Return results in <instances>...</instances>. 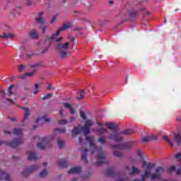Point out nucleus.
<instances>
[{"instance_id":"obj_1","label":"nucleus","mask_w":181,"mask_h":181,"mask_svg":"<svg viewBox=\"0 0 181 181\" xmlns=\"http://www.w3.org/2000/svg\"><path fill=\"white\" fill-rule=\"evenodd\" d=\"M62 40H63L62 37L55 39V42L57 44L54 45V48L57 52H58L60 59H66L67 56H69V52L66 50L69 49V46H70V42H66L64 43H61Z\"/></svg>"},{"instance_id":"obj_2","label":"nucleus","mask_w":181,"mask_h":181,"mask_svg":"<svg viewBox=\"0 0 181 181\" xmlns=\"http://www.w3.org/2000/svg\"><path fill=\"white\" fill-rule=\"evenodd\" d=\"M132 134H134V130L128 129L126 130H123L119 133L116 132L115 134H110L109 139H112L116 142H122V141H124V137L121 136V135H132Z\"/></svg>"},{"instance_id":"obj_3","label":"nucleus","mask_w":181,"mask_h":181,"mask_svg":"<svg viewBox=\"0 0 181 181\" xmlns=\"http://www.w3.org/2000/svg\"><path fill=\"white\" fill-rule=\"evenodd\" d=\"M89 146H93V149L95 151H98V152H100V154H98V159H100L99 161L96 162L95 165L96 166H101V165H104V163H107V160H105V151H103V149L94 146V143L92 141H89Z\"/></svg>"},{"instance_id":"obj_4","label":"nucleus","mask_w":181,"mask_h":181,"mask_svg":"<svg viewBox=\"0 0 181 181\" xmlns=\"http://www.w3.org/2000/svg\"><path fill=\"white\" fill-rule=\"evenodd\" d=\"M4 144L6 146H10L11 148H16L19 145L23 144V140L21 138L13 139L11 142L0 141V146Z\"/></svg>"},{"instance_id":"obj_5","label":"nucleus","mask_w":181,"mask_h":181,"mask_svg":"<svg viewBox=\"0 0 181 181\" xmlns=\"http://www.w3.org/2000/svg\"><path fill=\"white\" fill-rule=\"evenodd\" d=\"M34 139H38L40 141L39 143L37 144V148L43 151L46 148V145H47V137H40L39 136H34Z\"/></svg>"},{"instance_id":"obj_6","label":"nucleus","mask_w":181,"mask_h":181,"mask_svg":"<svg viewBox=\"0 0 181 181\" xmlns=\"http://www.w3.org/2000/svg\"><path fill=\"white\" fill-rule=\"evenodd\" d=\"M163 172H165V168L163 167H158L157 168H156L155 173L151 175V180H156V179H160L161 173H163Z\"/></svg>"},{"instance_id":"obj_7","label":"nucleus","mask_w":181,"mask_h":181,"mask_svg":"<svg viewBox=\"0 0 181 181\" xmlns=\"http://www.w3.org/2000/svg\"><path fill=\"white\" fill-rule=\"evenodd\" d=\"M90 127H93V120H86L83 127H82L83 132L85 136L90 134Z\"/></svg>"},{"instance_id":"obj_8","label":"nucleus","mask_w":181,"mask_h":181,"mask_svg":"<svg viewBox=\"0 0 181 181\" xmlns=\"http://www.w3.org/2000/svg\"><path fill=\"white\" fill-rule=\"evenodd\" d=\"M40 165H31L27 168L22 173L23 176H28L30 173H32V172H35V170H37L38 168H40Z\"/></svg>"},{"instance_id":"obj_9","label":"nucleus","mask_w":181,"mask_h":181,"mask_svg":"<svg viewBox=\"0 0 181 181\" xmlns=\"http://www.w3.org/2000/svg\"><path fill=\"white\" fill-rule=\"evenodd\" d=\"M112 149H128L131 148V143L120 144L117 145L110 144Z\"/></svg>"},{"instance_id":"obj_10","label":"nucleus","mask_w":181,"mask_h":181,"mask_svg":"<svg viewBox=\"0 0 181 181\" xmlns=\"http://www.w3.org/2000/svg\"><path fill=\"white\" fill-rule=\"evenodd\" d=\"M126 169L128 170L129 175H130V176H132V175H139V172H141V170H139V168H136L135 165L132 167V170L131 168H129L128 165L126 167Z\"/></svg>"},{"instance_id":"obj_11","label":"nucleus","mask_w":181,"mask_h":181,"mask_svg":"<svg viewBox=\"0 0 181 181\" xmlns=\"http://www.w3.org/2000/svg\"><path fill=\"white\" fill-rule=\"evenodd\" d=\"M21 11H22L21 6H16L11 12V16H14L15 18L21 16Z\"/></svg>"},{"instance_id":"obj_12","label":"nucleus","mask_w":181,"mask_h":181,"mask_svg":"<svg viewBox=\"0 0 181 181\" xmlns=\"http://www.w3.org/2000/svg\"><path fill=\"white\" fill-rule=\"evenodd\" d=\"M71 28V25L70 23L64 24L62 28H60L55 34H52V36L54 35V39L56 37V36H59L60 35V32H63L66 30V29H69Z\"/></svg>"},{"instance_id":"obj_13","label":"nucleus","mask_w":181,"mask_h":181,"mask_svg":"<svg viewBox=\"0 0 181 181\" xmlns=\"http://www.w3.org/2000/svg\"><path fill=\"white\" fill-rule=\"evenodd\" d=\"M69 175H78L81 173V166L74 167L68 171Z\"/></svg>"},{"instance_id":"obj_14","label":"nucleus","mask_w":181,"mask_h":181,"mask_svg":"<svg viewBox=\"0 0 181 181\" xmlns=\"http://www.w3.org/2000/svg\"><path fill=\"white\" fill-rule=\"evenodd\" d=\"M105 175L109 177H115V168L114 167L107 168L105 170Z\"/></svg>"},{"instance_id":"obj_15","label":"nucleus","mask_w":181,"mask_h":181,"mask_svg":"<svg viewBox=\"0 0 181 181\" xmlns=\"http://www.w3.org/2000/svg\"><path fill=\"white\" fill-rule=\"evenodd\" d=\"M57 165L59 168H67V166H69V163L66 158H62L57 161Z\"/></svg>"},{"instance_id":"obj_16","label":"nucleus","mask_w":181,"mask_h":181,"mask_svg":"<svg viewBox=\"0 0 181 181\" xmlns=\"http://www.w3.org/2000/svg\"><path fill=\"white\" fill-rule=\"evenodd\" d=\"M80 151L83 152V154L81 156V159L85 162V163H88V159H87V152H88V148H81Z\"/></svg>"},{"instance_id":"obj_17","label":"nucleus","mask_w":181,"mask_h":181,"mask_svg":"<svg viewBox=\"0 0 181 181\" xmlns=\"http://www.w3.org/2000/svg\"><path fill=\"white\" fill-rule=\"evenodd\" d=\"M64 107L65 108H66V110H69V111L72 115H74V114H76V112H77V110H76V109H74V107H73V106H71V105H70L67 103H64Z\"/></svg>"},{"instance_id":"obj_18","label":"nucleus","mask_w":181,"mask_h":181,"mask_svg":"<svg viewBox=\"0 0 181 181\" xmlns=\"http://www.w3.org/2000/svg\"><path fill=\"white\" fill-rule=\"evenodd\" d=\"M77 45H78V41L77 40V38L72 37L70 40V47L71 49H77Z\"/></svg>"},{"instance_id":"obj_19","label":"nucleus","mask_w":181,"mask_h":181,"mask_svg":"<svg viewBox=\"0 0 181 181\" xmlns=\"http://www.w3.org/2000/svg\"><path fill=\"white\" fill-rule=\"evenodd\" d=\"M53 40H54V35H51L45 40V45L47 48L52 46V43H53Z\"/></svg>"},{"instance_id":"obj_20","label":"nucleus","mask_w":181,"mask_h":181,"mask_svg":"<svg viewBox=\"0 0 181 181\" xmlns=\"http://www.w3.org/2000/svg\"><path fill=\"white\" fill-rule=\"evenodd\" d=\"M83 132V127H75L72 130V136H77L80 132Z\"/></svg>"},{"instance_id":"obj_21","label":"nucleus","mask_w":181,"mask_h":181,"mask_svg":"<svg viewBox=\"0 0 181 181\" xmlns=\"http://www.w3.org/2000/svg\"><path fill=\"white\" fill-rule=\"evenodd\" d=\"M37 23H40V25H45L46 22L43 19V12H40L38 13V18L36 19Z\"/></svg>"},{"instance_id":"obj_22","label":"nucleus","mask_w":181,"mask_h":181,"mask_svg":"<svg viewBox=\"0 0 181 181\" xmlns=\"http://www.w3.org/2000/svg\"><path fill=\"white\" fill-rule=\"evenodd\" d=\"M1 39H13L15 37V35L12 33H4L3 35H0Z\"/></svg>"},{"instance_id":"obj_23","label":"nucleus","mask_w":181,"mask_h":181,"mask_svg":"<svg viewBox=\"0 0 181 181\" xmlns=\"http://www.w3.org/2000/svg\"><path fill=\"white\" fill-rule=\"evenodd\" d=\"M0 175H1V177H4V180L12 181L11 180V176H9V174L6 173V172L2 170H0Z\"/></svg>"},{"instance_id":"obj_24","label":"nucleus","mask_w":181,"mask_h":181,"mask_svg":"<svg viewBox=\"0 0 181 181\" xmlns=\"http://www.w3.org/2000/svg\"><path fill=\"white\" fill-rule=\"evenodd\" d=\"M29 37H30V39H39V33H37V30H31L29 33Z\"/></svg>"},{"instance_id":"obj_25","label":"nucleus","mask_w":181,"mask_h":181,"mask_svg":"<svg viewBox=\"0 0 181 181\" xmlns=\"http://www.w3.org/2000/svg\"><path fill=\"white\" fill-rule=\"evenodd\" d=\"M173 138H174V141H175V144H177V145L178 146H180V143H181L180 134L179 133H175L174 135H173Z\"/></svg>"},{"instance_id":"obj_26","label":"nucleus","mask_w":181,"mask_h":181,"mask_svg":"<svg viewBox=\"0 0 181 181\" xmlns=\"http://www.w3.org/2000/svg\"><path fill=\"white\" fill-rule=\"evenodd\" d=\"M125 15H128L130 18H139V12L135 11H127Z\"/></svg>"},{"instance_id":"obj_27","label":"nucleus","mask_w":181,"mask_h":181,"mask_svg":"<svg viewBox=\"0 0 181 181\" xmlns=\"http://www.w3.org/2000/svg\"><path fill=\"white\" fill-rule=\"evenodd\" d=\"M28 155L29 160H36L37 159V154L34 151L28 152Z\"/></svg>"},{"instance_id":"obj_28","label":"nucleus","mask_w":181,"mask_h":181,"mask_svg":"<svg viewBox=\"0 0 181 181\" xmlns=\"http://www.w3.org/2000/svg\"><path fill=\"white\" fill-rule=\"evenodd\" d=\"M20 107L22 108V110H24L25 111L24 119H28V118H29V115H30V111L29 110V108L23 107Z\"/></svg>"},{"instance_id":"obj_29","label":"nucleus","mask_w":181,"mask_h":181,"mask_svg":"<svg viewBox=\"0 0 181 181\" xmlns=\"http://www.w3.org/2000/svg\"><path fill=\"white\" fill-rule=\"evenodd\" d=\"M42 119H43V121H45V122H49V121H50V118H49V117H47V115H45L43 117V118L37 119L36 123L38 124V122H40V121H42Z\"/></svg>"},{"instance_id":"obj_30","label":"nucleus","mask_w":181,"mask_h":181,"mask_svg":"<svg viewBox=\"0 0 181 181\" xmlns=\"http://www.w3.org/2000/svg\"><path fill=\"white\" fill-rule=\"evenodd\" d=\"M28 65L21 64L18 66V71H20V73H22L23 71L28 70Z\"/></svg>"},{"instance_id":"obj_31","label":"nucleus","mask_w":181,"mask_h":181,"mask_svg":"<svg viewBox=\"0 0 181 181\" xmlns=\"http://www.w3.org/2000/svg\"><path fill=\"white\" fill-rule=\"evenodd\" d=\"M54 134H65L66 129L57 128L54 130Z\"/></svg>"},{"instance_id":"obj_32","label":"nucleus","mask_w":181,"mask_h":181,"mask_svg":"<svg viewBox=\"0 0 181 181\" xmlns=\"http://www.w3.org/2000/svg\"><path fill=\"white\" fill-rule=\"evenodd\" d=\"M155 166H156L155 163H148L147 166H146V170H148V172H151V170L153 168H155Z\"/></svg>"},{"instance_id":"obj_33","label":"nucleus","mask_w":181,"mask_h":181,"mask_svg":"<svg viewBox=\"0 0 181 181\" xmlns=\"http://www.w3.org/2000/svg\"><path fill=\"white\" fill-rule=\"evenodd\" d=\"M57 145L59 149H62V148L64 146V142L63 141V140H60L59 139H57Z\"/></svg>"},{"instance_id":"obj_34","label":"nucleus","mask_w":181,"mask_h":181,"mask_svg":"<svg viewBox=\"0 0 181 181\" xmlns=\"http://www.w3.org/2000/svg\"><path fill=\"white\" fill-rule=\"evenodd\" d=\"M163 139L166 141V142L170 145V146H173V143L169 139V137L168 136H163Z\"/></svg>"},{"instance_id":"obj_35","label":"nucleus","mask_w":181,"mask_h":181,"mask_svg":"<svg viewBox=\"0 0 181 181\" xmlns=\"http://www.w3.org/2000/svg\"><path fill=\"white\" fill-rule=\"evenodd\" d=\"M151 141V136H144L141 139V142L146 143Z\"/></svg>"},{"instance_id":"obj_36","label":"nucleus","mask_w":181,"mask_h":181,"mask_svg":"<svg viewBox=\"0 0 181 181\" xmlns=\"http://www.w3.org/2000/svg\"><path fill=\"white\" fill-rule=\"evenodd\" d=\"M106 127L109 129H115L117 128V127L115 126V124H114V123H107L106 124Z\"/></svg>"},{"instance_id":"obj_37","label":"nucleus","mask_w":181,"mask_h":181,"mask_svg":"<svg viewBox=\"0 0 181 181\" xmlns=\"http://www.w3.org/2000/svg\"><path fill=\"white\" fill-rule=\"evenodd\" d=\"M113 155L115 156H117V158H124V155H122V153H121V152L117 151H115L113 152Z\"/></svg>"},{"instance_id":"obj_38","label":"nucleus","mask_w":181,"mask_h":181,"mask_svg":"<svg viewBox=\"0 0 181 181\" xmlns=\"http://www.w3.org/2000/svg\"><path fill=\"white\" fill-rule=\"evenodd\" d=\"M13 87H15V85H11L7 89L8 91V94L9 96L13 95V93L12 92V88H13Z\"/></svg>"},{"instance_id":"obj_39","label":"nucleus","mask_w":181,"mask_h":181,"mask_svg":"<svg viewBox=\"0 0 181 181\" xmlns=\"http://www.w3.org/2000/svg\"><path fill=\"white\" fill-rule=\"evenodd\" d=\"M99 135H103V134H105V132H107V129H105L104 127H102L97 130Z\"/></svg>"},{"instance_id":"obj_40","label":"nucleus","mask_w":181,"mask_h":181,"mask_svg":"<svg viewBox=\"0 0 181 181\" xmlns=\"http://www.w3.org/2000/svg\"><path fill=\"white\" fill-rule=\"evenodd\" d=\"M176 170V167L175 165H171L168 170V173H172V172H175Z\"/></svg>"},{"instance_id":"obj_41","label":"nucleus","mask_w":181,"mask_h":181,"mask_svg":"<svg viewBox=\"0 0 181 181\" xmlns=\"http://www.w3.org/2000/svg\"><path fill=\"white\" fill-rule=\"evenodd\" d=\"M13 134L14 135H21L22 134V129H14Z\"/></svg>"},{"instance_id":"obj_42","label":"nucleus","mask_w":181,"mask_h":181,"mask_svg":"<svg viewBox=\"0 0 181 181\" xmlns=\"http://www.w3.org/2000/svg\"><path fill=\"white\" fill-rule=\"evenodd\" d=\"M39 93V84L35 83L34 85V92L33 94H37Z\"/></svg>"},{"instance_id":"obj_43","label":"nucleus","mask_w":181,"mask_h":181,"mask_svg":"<svg viewBox=\"0 0 181 181\" xmlns=\"http://www.w3.org/2000/svg\"><path fill=\"white\" fill-rule=\"evenodd\" d=\"M45 176H47V170H44L40 173V177H45Z\"/></svg>"},{"instance_id":"obj_44","label":"nucleus","mask_w":181,"mask_h":181,"mask_svg":"<svg viewBox=\"0 0 181 181\" xmlns=\"http://www.w3.org/2000/svg\"><path fill=\"white\" fill-rule=\"evenodd\" d=\"M83 93H84V90H81V93H80V97H78L77 98V100H78V101H80L81 100H83V98H84V94H83Z\"/></svg>"},{"instance_id":"obj_45","label":"nucleus","mask_w":181,"mask_h":181,"mask_svg":"<svg viewBox=\"0 0 181 181\" xmlns=\"http://www.w3.org/2000/svg\"><path fill=\"white\" fill-rule=\"evenodd\" d=\"M98 142H99V144H102V145H104L105 144V139L104 137L99 138Z\"/></svg>"},{"instance_id":"obj_46","label":"nucleus","mask_w":181,"mask_h":181,"mask_svg":"<svg viewBox=\"0 0 181 181\" xmlns=\"http://www.w3.org/2000/svg\"><path fill=\"white\" fill-rule=\"evenodd\" d=\"M52 94L50 93H48L45 95H44L42 98V100H49V98H50Z\"/></svg>"},{"instance_id":"obj_47","label":"nucleus","mask_w":181,"mask_h":181,"mask_svg":"<svg viewBox=\"0 0 181 181\" xmlns=\"http://www.w3.org/2000/svg\"><path fill=\"white\" fill-rule=\"evenodd\" d=\"M58 124H59L60 125H64V124H67V120H66V119L59 120L58 122Z\"/></svg>"},{"instance_id":"obj_48","label":"nucleus","mask_w":181,"mask_h":181,"mask_svg":"<svg viewBox=\"0 0 181 181\" xmlns=\"http://www.w3.org/2000/svg\"><path fill=\"white\" fill-rule=\"evenodd\" d=\"M39 67H40V64H35L31 65V68L36 69V70H37V69H39Z\"/></svg>"},{"instance_id":"obj_49","label":"nucleus","mask_w":181,"mask_h":181,"mask_svg":"<svg viewBox=\"0 0 181 181\" xmlns=\"http://www.w3.org/2000/svg\"><path fill=\"white\" fill-rule=\"evenodd\" d=\"M137 155L139 156L140 159L144 158V154H142V151L141 150L137 151Z\"/></svg>"},{"instance_id":"obj_50","label":"nucleus","mask_w":181,"mask_h":181,"mask_svg":"<svg viewBox=\"0 0 181 181\" xmlns=\"http://www.w3.org/2000/svg\"><path fill=\"white\" fill-rule=\"evenodd\" d=\"M6 101H9V103H11V104H15L14 101H16V98H13V100L11 98H6Z\"/></svg>"},{"instance_id":"obj_51","label":"nucleus","mask_w":181,"mask_h":181,"mask_svg":"<svg viewBox=\"0 0 181 181\" xmlns=\"http://www.w3.org/2000/svg\"><path fill=\"white\" fill-rule=\"evenodd\" d=\"M81 117L82 118V119H86L87 115H86V112H81Z\"/></svg>"},{"instance_id":"obj_52","label":"nucleus","mask_w":181,"mask_h":181,"mask_svg":"<svg viewBox=\"0 0 181 181\" xmlns=\"http://www.w3.org/2000/svg\"><path fill=\"white\" fill-rule=\"evenodd\" d=\"M150 138L151 141H156V139H158V135H151Z\"/></svg>"},{"instance_id":"obj_53","label":"nucleus","mask_w":181,"mask_h":181,"mask_svg":"<svg viewBox=\"0 0 181 181\" xmlns=\"http://www.w3.org/2000/svg\"><path fill=\"white\" fill-rule=\"evenodd\" d=\"M57 16H58V15H57V14H56V15L53 16V17H52V20L51 21V23H52V24L54 23V21H57Z\"/></svg>"},{"instance_id":"obj_54","label":"nucleus","mask_w":181,"mask_h":181,"mask_svg":"<svg viewBox=\"0 0 181 181\" xmlns=\"http://www.w3.org/2000/svg\"><path fill=\"white\" fill-rule=\"evenodd\" d=\"M86 141H87V142H91V141H93V137L87 136V135H86Z\"/></svg>"},{"instance_id":"obj_55","label":"nucleus","mask_w":181,"mask_h":181,"mask_svg":"<svg viewBox=\"0 0 181 181\" xmlns=\"http://www.w3.org/2000/svg\"><path fill=\"white\" fill-rule=\"evenodd\" d=\"M32 56H33V52H28L26 54L27 59H30V57H32Z\"/></svg>"},{"instance_id":"obj_56","label":"nucleus","mask_w":181,"mask_h":181,"mask_svg":"<svg viewBox=\"0 0 181 181\" xmlns=\"http://www.w3.org/2000/svg\"><path fill=\"white\" fill-rule=\"evenodd\" d=\"M91 172H89V173H88V174H87V175H83V179H88V177H90V176H91Z\"/></svg>"},{"instance_id":"obj_57","label":"nucleus","mask_w":181,"mask_h":181,"mask_svg":"<svg viewBox=\"0 0 181 181\" xmlns=\"http://www.w3.org/2000/svg\"><path fill=\"white\" fill-rule=\"evenodd\" d=\"M176 175L177 176H180L181 175V168H180L177 171H176Z\"/></svg>"},{"instance_id":"obj_58","label":"nucleus","mask_w":181,"mask_h":181,"mask_svg":"<svg viewBox=\"0 0 181 181\" xmlns=\"http://www.w3.org/2000/svg\"><path fill=\"white\" fill-rule=\"evenodd\" d=\"M25 76H28L29 77L33 76V72L25 73Z\"/></svg>"},{"instance_id":"obj_59","label":"nucleus","mask_w":181,"mask_h":181,"mask_svg":"<svg viewBox=\"0 0 181 181\" xmlns=\"http://www.w3.org/2000/svg\"><path fill=\"white\" fill-rule=\"evenodd\" d=\"M42 33H45L46 32V30H47V26H44L42 28Z\"/></svg>"},{"instance_id":"obj_60","label":"nucleus","mask_w":181,"mask_h":181,"mask_svg":"<svg viewBox=\"0 0 181 181\" xmlns=\"http://www.w3.org/2000/svg\"><path fill=\"white\" fill-rule=\"evenodd\" d=\"M60 114H61L62 117H64V110L61 109Z\"/></svg>"},{"instance_id":"obj_61","label":"nucleus","mask_w":181,"mask_h":181,"mask_svg":"<svg viewBox=\"0 0 181 181\" xmlns=\"http://www.w3.org/2000/svg\"><path fill=\"white\" fill-rule=\"evenodd\" d=\"M143 166H148V163H146V160H143Z\"/></svg>"},{"instance_id":"obj_62","label":"nucleus","mask_w":181,"mask_h":181,"mask_svg":"<svg viewBox=\"0 0 181 181\" xmlns=\"http://www.w3.org/2000/svg\"><path fill=\"white\" fill-rule=\"evenodd\" d=\"M24 90H25V91H28V90H30V88H29V86H24Z\"/></svg>"},{"instance_id":"obj_63","label":"nucleus","mask_w":181,"mask_h":181,"mask_svg":"<svg viewBox=\"0 0 181 181\" xmlns=\"http://www.w3.org/2000/svg\"><path fill=\"white\" fill-rule=\"evenodd\" d=\"M0 93H1V95H3V97H5V90H0Z\"/></svg>"},{"instance_id":"obj_64","label":"nucleus","mask_w":181,"mask_h":181,"mask_svg":"<svg viewBox=\"0 0 181 181\" xmlns=\"http://www.w3.org/2000/svg\"><path fill=\"white\" fill-rule=\"evenodd\" d=\"M47 49H49V48H45V49H44L42 51V54H44V53H45V52H47Z\"/></svg>"}]
</instances>
